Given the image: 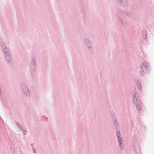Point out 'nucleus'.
Returning a JSON list of instances; mask_svg holds the SVG:
<instances>
[{
	"instance_id": "1",
	"label": "nucleus",
	"mask_w": 154,
	"mask_h": 154,
	"mask_svg": "<svg viewBox=\"0 0 154 154\" xmlns=\"http://www.w3.org/2000/svg\"><path fill=\"white\" fill-rule=\"evenodd\" d=\"M133 102L137 110H141L142 103L140 99L139 98L138 93L137 92L135 89L133 90Z\"/></svg>"
},
{
	"instance_id": "2",
	"label": "nucleus",
	"mask_w": 154,
	"mask_h": 154,
	"mask_svg": "<svg viewBox=\"0 0 154 154\" xmlns=\"http://www.w3.org/2000/svg\"><path fill=\"white\" fill-rule=\"evenodd\" d=\"M29 70L32 77H35L36 75V60L33 58L31 60L29 67Z\"/></svg>"
},
{
	"instance_id": "3",
	"label": "nucleus",
	"mask_w": 154,
	"mask_h": 154,
	"mask_svg": "<svg viewBox=\"0 0 154 154\" xmlns=\"http://www.w3.org/2000/svg\"><path fill=\"white\" fill-rule=\"evenodd\" d=\"M21 90L23 93L26 97H30V94L28 87L25 83H21Z\"/></svg>"
},
{
	"instance_id": "4",
	"label": "nucleus",
	"mask_w": 154,
	"mask_h": 154,
	"mask_svg": "<svg viewBox=\"0 0 154 154\" xmlns=\"http://www.w3.org/2000/svg\"><path fill=\"white\" fill-rule=\"evenodd\" d=\"M116 131V134L118 140L120 149L121 150H122L123 149V139L121 135L119 130Z\"/></svg>"
},
{
	"instance_id": "5",
	"label": "nucleus",
	"mask_w": 154,
	"mask_h": 154,
	"mask_svg": "<svg viewBox=\"0 0 154 154\" xmlns=\"http://www.w3.org/2000/svg\"><path fill=\"white\" fill-rule=\"evenodd\" d=\"M0 42L4 55L11 53L10 49L6 46L4 42L1 40Z\"/></svg>"
},
{
	"instance_id": "6",
	"label": "nucleus",
	"mask_w": 154,
	"mask_h": 154,
	"mask_svg": "<svg viewBox=\"0 0 154 154\" xmlns=\"http://www.w3.org/2000/svg\"><path fill=\"white\" fill-rule=\"evenodd\" d=\"M148 66V64L146 62L144 63L142 66H140V68L141 70L140 71V73L142 75L144 76L145 74L144 69L146 71H148L149 70Z\"/></svg>"
},
{
	"instance_id": "7",
	"label": "nucleus",
	"mask_w": 154,
	"mask_h": 154,
	"mask_svg": "<svg viewBox=\"0 0 154 154\" xmlns=\"http://www.w3.org/2000/svg\"><path fill=\"white\" fill-rule=\"evenodd\" d=\"M116 15L117 18L120 22L121 24L124 27L127 26L128 23L126 20L124 18H123L122 16H120L119 14H118Z\"/></svg>"
},
{
	"instance_id": "8",
	"label": "nucleus",
	"mask_w": 154,
	"mask_h": 154,
	"mask_svg": "<svg viewBox=\"0 0 154 154\" xmlns=\"http://www.w3.org/2000/svg\"><path fill=\"white\" fill-rule=\"evenodd\" d=\"M84 42L85 45L88 49L91 50L92 49L91 43L88 38H85L84 39Z\"/></svg>"
},
{
	"instance_id": "9",
	"label": "nucleus",
	"mask_w": 154,
	"mask_h": 154,
	"mask_svg": "<svg viewBox=\"0 0 154 154\" xmlns=\"http://www.w3.org/2000/svg\"><path fill=\"white\" fill-rule=\"evenodd\" d=\"M4 57L6 61L8 64H11L12 63V58L11 53L5 55Z\"/></svg>"
},
{
	"instance_id": "10",
	"label": "nucleus",
	"mask_w": 154,
	"mask_h": 154,
	"mask_svg": "<svg viewBox=\"0 0 154 154\" xmlns=\"http://www.w3.org/2000/svg\"><path fill=\"white\" fill-rule=\"evenodd\" d=\"M118 10L119 11L117 13V14H119L120 15V16H122V17H123L124 16H128L130 15L129 13L126 12H124L123 11L120 10L119 9Z\"/></svg>"
},
{
	"instance_id": "11",
	"label": "nucleus",
	"mask_w": 154,
	"mask_h": 154,
	"mask_svg": "<svg viewBox=\"0 0 154 154\" xmlns=\"http://www.w3.org/2000/svg\"><path fill=\"white\" fill-rule=\"evenodd\" d=\"M115 128L116 130L119 129V125L116 119H114L113 121Z\"/></svg>"
},
{
	"instance_id": "12",
	"label": "nucleus",
	"mask_w": 154,
	"mask_h": 154,
	"mask_svg": "<svg viewBox=\"0 0 154 154\" xmlns=\"http://www.w3.org/2000/svg\"><path fill=\"white\" fill-rule=\"evenodd\" d=\"M118 2H119L121 4L125 7L127 5L128 2L127 1V0H117Z\"/></svg>"
},
{
	"instance_id": "13",
	"label": "nucleus",
	"mask_w": 154,
	"mask_h": 154,
	"mask_svg": "<svg viewBox=\"0 0 154 154\" xmlns=\"http://www.w3.org/2000/svg\"><path fill=\"white\" fill-rule=\"evenodd\" d=\"M142 35L143 38L146 39L147 37L146 32L145 30H143L142 31Z\"/></svg>"
},
{
	"instance_id": "14",
	"label": "nucleus",
	"mask_w": 154,
	"mask_h": 154,
	"mask_svg": "<svg viewBox=\"0 0 154 154\" xmlns=\"http://www.w3.org/2000/svg\"><path fill=\"white\" fill-rule=\"evenodd\" d=\"M16 124L18 127L20 129L21 128L23 127L21 124H19V123L17 122H16Z\"/></svg>"
},
{
	"instance_id": "15",
	"label": "nucleus",
	"mask_w": 154,
	"mask_h": 154,
	"mask_svg": "<svg viewBox=\"0 0 154 154\" xmlns=\"http://www.w3.org/2000/svg\"><path fill=\"white\" fill-rule=\"evenodd\" d=\"M137 88L140 90L141 89V86L140 84V83H138L137 84Z\"/></svg>"
},
{
	"instance_id": "16",
	"label": "nucleus",
	"mask_w": 154,
	"mask_h": 154,
	"mask_svg": "<svg viewBox=\"0 0 154 154\" xmlns=\"http://www.w3.org/2000/svg\"><path fill=\"white\" fill-rule=\"evenodd\" d=\"M23 132L24 131H25V130H26L25 128L23 127L21 128L20 129Z\"/></svg>"
},
{
	"instance_id": "17",
	"label": "nucleus",
	"mask_w": 154,
	"mask_h": 154,
	"mask_svg": "<svg viewBox=\"0 0 154 154\" xmlns=\"http://www.w3.org/2000/svg\"><path fill=\"white\" fill-rule=\"evenodd\" d=\"M33 151L34 153H36V152L37 150H36L34 148L33 149Z\"/></svg>"
},
{
	"instance_id": "18",
	"label": "nucleus",
	"mask_w": 154,
	"mask_h": 154,
	"mask_svg": "<svg viewBox=\"0 0 154 154\" xmlns=\"http://www.w3.org/2000/svg\"><path fill=\"white\" fill-rule=\"evenodd\" d=\"M23 133L24 135H25L26 134V130H25V131L24 132H23Z\"/></svg>"
},
{
	"instance_id": "19",
	"label": "nucleus",
	"mask_w": 154,
	"mask_h": 154,
	"mask_svg": "<svg viewBox=\"0 0 154 154\" xmlns=\"http://www.w3.org/2000/svg\"><path fill=\"white\" fill-rule=\"evenodd\" d=\"M82 14H83L84 15H85V11H84V10H83L82 11Z\"/></svg>"
},
{
	"instance_id": "20",
	"label": "nucleus",
	"mask_w": 154,
	"mask_h": 154,
	"mask_svg": "<svg viewBox=\"0 0 154 154\" xmlns=\"http://www.w3.org/2000/svg\"><path fill=\"white\" fill-rule=\"evenodd\" d=\"M2 95V93L1 91V90L0 91V96H1Z\"/></svg>"
},
{
	"instance_id": "21",
	"label": "nucleus",
	"mask_w": 154,
	"mask_h": 154,
	"mask_svg": "<svg viewBox=\"0 0 154 154\" xmlns=\"http://www.w3.org/2000/svg\"><path fill=\"white\" fill-rule=\"evenodd\" d=\"M1 90V88H0V91Z\"/></svg>"
}]
</instances>
